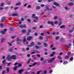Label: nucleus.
<instances>
[{"mask_svg": "<svg viewBox=\"0 0 74 74\" xmlns=\"http://www.w3.org/2000/svg\"><path fill=\"white\" fill-rule=\"evenodd\" d=\"M6 59L9 61H11V60L12 59V56H11L10 55H8L7 57L6 58Z\"/></svg>", "mask_w": 74, "mask_h": 74, "instance_id": "nucleus-1", "label": "nucleus"}, {"mask_svg": "<svg viewBox=\"0 0 74 74\" xmlns=\"http://www.w3.org/2000/svg\"><path fill=\"white\" fill-rule=\"evenodd\" d=\"M55 59H56V58L55 57L53 58H51V59L49 60L48 61V62L49 63H52V62H53V60H55Z\"/></svg>", "mask_w": 74, "mask_h": 74, "instance_id": "nucleus-2", "label": "nucleus"}, {"mask_svg": "<svg viewBox=\"0 0 74 74\" xmlns=\"http://www.w3.org/2000/svg\"><path fill=\"white\" fill-rule=\"evenodd\" d=\"M19 27H20L21 28H26L27 26L25 24L23 25H21L19 26Z\"/></svg>", "mask_w": 74, "mask_h": 74, "instance_id": "nucleus-3", "label": "nucleus"}, {"mask_svg": "<svg viewBox=\"0 0 74 74\" xmlns=\"http://www.w3.org/2000/svg\"><path fill=\"white\" fill-rule=\"evenodd\" d=\"M3 30V31H2L1 32V33L3 34H5L6 33V32L7 30V29H5Z\"/></svg>", "mask_w": 74, "mask_h": 74, "instance_id": "nucleus-4", "label": "nucleus"}, {"mask_svg": "<svg viewBox=\"0 0 74 74\" xmlns=\"http://www.w3.org/2000/svg\"><path fill=\"white\" fill-rule=\"evenodd\" d=\"M14 65H18V66H17V67H20L22 66V64H19V63H17V62L16 63L14 64Z\"/></svg>", "mask_w": 74, "mask_h": 74, "instance_id": "nucleus-5", "label": "nucleus"}, {"mask_svg": "<svg viewBox=\"0 0 74 74\" xmlns=\"http://www.w3.org/2000/svg\"><path fill=\"white\" fill-rule=\"evenodd\" d=\"M34 19H35V20H34V21L35 22H36L39 19L38 17L37 16L35 17Z\"/></svg>", "mask_w": 74, "mask_h": 74, "instance_id": "nucleus-6", "label": "nucleus"}, {"mask_svg": "<svg viewBox=\"0 0 74 74\" xmlns=\"http://www.w3.org/2000/svg\"><path fill=\"white\" fill-rule=\"evenodd\" d=\"M53 4L54 5H55L57 7H60V5L58 3L56 2H54L53 3Z\"/></svg>", "mask_w": 74, "mask_h": 74, "instance_id": "nucleus-7", "label": "nucleus"}, {"mask_svg": "<svg viewBox=\"0 0 74 74\" xmlns=\"http://www.w3.org/2000/svg\"><path fill=\"white\" fill-rule=\"evenodd\" d=\"M33 38V37L32 36H29L27 38V40L28 41H30V40H32V39Z\"/></svg>", "mask_w": 74, "mask_h": 74, "instance_id": "nucleus-8", "label": "nucleus"}, {"mask_svg": "<svg viewBox=\"0 0 74 74\" xmlns=\"http://www.w3.org/2000/svg\"><path fill=\"white\" fill-rule=\"evenodd\" d=\"M68 5L69 6H73V5H74V3H69L68 4Z\"/></svg>", "mask_w": 74, "mask_h": 74, "instance_id": "nucleus-9", "label": "nucleus"}, {"mask_svg": "<svg viewBox=\"0 0 74 74\" xmlns=\"http://www.w3.org/2000/svg\"><path fill=\"white\" fill-rule=\"evenodd\" d=\"M12 59H16V56L15 55H13L12 56Z\"/></svg>", "mask_w": 74, "mask_h": 74, "instance_id": "nucleus-10", "label": "nucleus"}, {"mask_svg": "<svg viewBox=\"0 0 74 74\" xmlns=\"http://www.w3.org/2000/svg\"><path fill=\"white\" fill-rule=\"evenodd\" d=\"M56 54V52L55 51H54L52 53L51 55H50L51 57H52V56H53V55H55Z\"/></svg>", "mask_w": 74, "mask_h": 74, "instance_id": "nucleus-11", "label": "nucleus"}, {"mask_svg": "<svg viewBox=\"0 0 74 74\" xmlns=\"http://www.w3.org/2000/svg\"><path fill=\"white\" fill-rule=\"evenodd\" d=\"M17 40L18 41H19L20 42H21L22 41V39H21L19 38H17Z\"/></svg>", "mask_w": 74, "mask_h": 74, "instance_id": "nucleus-12", "label": "nucleus"}, {"mask_svg": "<svg viewBox=\"0 0 74 74\" xmlns=\"http://www.w3.org/2000/svg\"><path fill=\"white\" fill-rule=\"evenodd\" d=\"M33 45H34V42H32L31 43V45L29 46V47H33Z\"/></svg>", "mask_w": 74, "mask_h": 74, "instance_id": "nucleus-13", "label": "nucleus"}, {"mask_svg": "<svg viewBox=\"0 0 74 74\" xmlns=\"http://www.w3.org/2000/svg\"><path fill=\"white\" fill-rule=\"evenodd\" d=\"M21 2H19L18 3L16 4V5H21Z\"/></svg>", "mask_w": 74, "mask_h": 74, "instance_id": "nucleus-14", "label": "nucleus"}, {"mask_svg": "<svg viewBox=\"0 0 74 74\" xmlns=\"http://www.w3.org/2000/svg\"><path fill=\"white\" fill-rule=\"evenodd\" d=\"M69 45H66V48H69L70 47V46H71V45L70 44H69Z\"/></svg>", "mask_w": 74, "mask_h": 74, "instance_id": "nucleus-15", "label": "nucleus"}, {"mask_svg": "<svg viewBox=\"0 0 74 74\" xmlns=\"http://www.w3.org/2000/svg\"><path fill=\"white\" fill-rule=\"evenodd\" d=\"M23 71V69H21L18 71L19 73H22Z\"/></svg>", "mask_w": 74, "mask_h": 74, "instance_id": "nucleus-16", "label": "nucleus"}, {"mask_svg": "<svg viewBox=\"0 0 74 74\" xmlns=\"http://www.w3.org/2000/svg\"><path fill=\"white\" fill-rule=\"evenodd\" d=\"M66 27V25H62V26H61L60 27V28H62L64 29V28Z\"/></svg>", "mask_w": 74, "mask_h": 74, "instance_id": "nucleus-17", "label": "nucleus"}, {"mask_svg": "<svg viewBox=\"0 0 74 74\" xmlns=\"http://www.w3.org/2000/svg\"><path fill=\"white\" fill-rule=\"evenodd\" d=\"M15 41L14 40L12 41L11 43H10L9 42H8V44L10 46H12V43H13Z\"/></svg>", "mask_w": 74, "mask_h": 74, "instance_id": "nucleus-18", "label": "nucleus"}, {"mask_svg": "<svg viewBox=\"0 0 74 74\" xmlns=\"http://www.w3.org/2000/svg\"><path fill=\"white\" fill-rule=\"evenodd\" d=\"M36 10H40V9H41V8L40 6H37L36 7Z\"/></svg>", "mask_w": 74, "mask_h": 74, "instance_id": "nucleus-19", "label": "nucleus"}, {"mask_svg": "<svg viewBox=\"0 0 74 74\" xmlns=\"http://www.w3.org/2000/svg\"><path fill=\"white\" fill-rule=\"evenodd\" d=\"M48 45V44H47V43H44V47H47Z\"/></svg>", "mask_w": 74, "mask_h": 74, "instance_id": "nucleus-20", "label": "nucleus"}, {"mask_svg": "<svg viewBox=\"0 0 74 74\" xmlns=\"http://www.w3.org/2000/svg\"><path fill=\"white\" fill-rule=\"evenodd\" d=\"M32 17L34 19L35 18V17H36V14H32Z\"/></svg>", "mask_w": 74, "mask_h": 74, "instance_id": "nucleus-21", "label": "nucleus"}, {"mask_svg": "<svg viewBox=\"0 0 74 74\" xmlns=\"http://www.w3.org/2000/svg\"><path fill=\"white\" fill-rule=\"evenodd\" d=\"M54 23L55 24V25H57V24H58V21H55L54 22Z\"/></svg>", "mask_w": 74, "mask_h": 74, "instance_id": "nucleus-22", "label": "nucleus"}, {"mask_svg": "<svg viewBox=\"0 0 74 74\" xmlns=\"http://www.w3.org/2000/svg\"><path fill=\"white\" fill-rule=\"evenodd\" d=\"M22 32L23 33H25L26 32V30L23 29L22 30Z\"/></svg>", "mask_w": 74, "mask_h": 74, "instance_id": "nucleus-23", "label": "nucleus"}, {"mask_svg": "<svg viewBox=\"0 0 74 74\" xmlns=\"http://www.w3.org/2000/svg\"><path fill=\"white\" fill-rule=\"evenodd\" d=\"M44 58L42 57H41L40 59V60H41V61H44Z\"/></svg>", "mask_w": 74, "mask_h": 74, "instance_id": "nucleus-24", "label": "nucleus"}, {"mask_svg": "<svg viewBox=\"0 0 74 74\" xmlns=\"http://www.w3.org/2000/svg\"><path fill=\"white\" fill-rule=\"evenodd\" d=\"M18 8H19L18 7H15L14 9V10H18Z\"/></svg>", "mask_w": 74, "mask_h": 74, "instance_id": "nucleus-25", "label": "nucleus"}, {"mask_svg": "<svg viewBox=\"0 0 74 74\" xmlns=\"http://www.w3.org/2000/svg\"><path fill=\"white\" fill-rule=\"evenodd\" d=\"M25 41H26V39H22V41H21V42H24Z\"/></svg>", "mask_w": 74, "mask_h": 74, "instance_id": "nucleus-26", "label": "nucleus"}, {"mask_svg": "<svg viewBox=\"0 0 74 74\" xmlns=\"http://www.w3.org/2000/svg\"><path fill=\"white\" fill-rule=\"evenodd\" d=\"M4 3H2L1 4V7H3V6H4Z\"/></svg>", "mask_w": 74, "mask_h": 74, "instance_id": "nucleus-27", "label": "nucleus"}, {"mask_svg": "<svg viewBox=\"0 0 74 74\" xmlns=\"http://www.w3.org/2000/svg\"><path fill=\"white\" fill-rule=\"evenodd\" d=\"M73 31H74V30H73V29H71L69 30V33H72V32H73Z\"/></svg>", "mask_w": 74, "mask_h": 74, "instance_id": "nucleus-28", "label": "nucleus"}, {"mask_svg": "<svg viewBox=\"0 0 74 74\" xmlns=\"http://www.w3.org/2000/svg\"><path fill=\"white\" fill-rule=\"evenodd\" d=\"M64 8L66 10H69V8L67 6L65 7Z\"/></svg>", "mask_w": 74, "mask_h": 74, "instance_id": "nucleus-29", "label": "nucleus"}, {"mask_svg": "<svg viewBox=\"0 0 74 74\" xmlns=\"http://www.w3.org/2000/svg\"><path fill=\"white\" fill-rule=\"evenodd\" d=\"M18 14H12V16H18Z\"/></svg>", "mask_w": 74, "mask_h": 74, "instance_id": "nucleus-30", "label": "nucleus"}, {"mask_svg": "<svg viewBox=\"0 0 74 74\" xmlns=\"http://www.w3.org/2000/svg\"><path fill=\"white\" fill-rule=\"evenodd\" d=\"M59 38H60V37L59 36H58L55 37L56 40H58Z\"/></svg>", "mask_w": 74, "mask_h": 74, "instance_id": "nucleus-31", "label": "nucleus"}, {"mask_svg": "<svg viewBox=\"0 0 74 74\" xmlns=\"http://www.w3.org/2000/svg\"><path fill=\"white\" fill-rule=\"evenodd\" d=\"M37 64V63L36 62H35L33 64L32 66H36V64Z\"/></svg>", "mask_w": 74, "mask_h": 74, "instance_id": "nucleus-32", "label": "nucleus"}, {"mask_svg": "<svg viewBox=\"0 0 74 74\" xmlns=\"http://www.w3.org/2000/svg\"><path fill=\"white\" fill-rule=\"evenodd\" d=\"M32 6H31V5H29L27 6V8H31Z\"/></svg>", "mask_w": 74, "mask_h": 74, "instance_id": "nucleus-33", "label": "nucleus"}, {"mask_svg": "<svg viewBox=\"0 0 74 74\" xmlns=\"http://www.w3.org/2000/svg\"><path fill=\"white\" fill-rule=\"evenodd\" d=\"M9 70H10V68L8 67L7 68V71L8 72H9Z\"/></svg>", "mask_w": 74, "mask_h": 74, "instance_id": "nucleus-34", "label": "nucleus"}, {"mask_svg": "<svg viewBox=\"0 0 74 74\" xmlns=\"http://www.w3.org/2000/svg\"><path fill=\"white\" fill-rule=\"evenodd\" d=\"M39 39H40V40H42V39H43V37L42 36H40L39 37Z\"/></svg>", "mask_w": 74, "mask_h": 74, "instance_id": "nucleus-35", "label": "nucleus"}, {"mask_svg": "<svg viewBox=\"0 0 74 74\" xmlns=\"http://www.w3.org/2000/svg\"><path fill=\"white\" fill-rule=\"evenodd\" d=\"M9 51H10V52H12V51H13V50L12 49V48H11L9 50Z\"/></svg>", "mask_w": 74, "mask_h": 74, "instance_id": "nucleus-36", "label": "nucleus"}, {"mask_svg": "<svg viewBox=\"0 0 74 74\" xmlns=\"http://www.w3.org/2000/svg\"><path fill=\"white\" fill-rule=\"evenodd\" d=\"M4 9V8L2 7H0V10L1 11H2V10H3Z\"/></svg>", "mask_w": 74, "mask_h": 74, "instance_id": "nucleus-37", "label": "nucleus"}, {"mask_svg": "<svg viewBox=\"0 0 74 74\" xmlns=\"http://www.w3.org/2000/svg\"><path fill=\"white\" fill-rule=\"evenodd\" d=\"M17 69V66H15L14 67V70L15 71L16 70V69Z\"/></svg>", "mask_w": 74, "mask_h": 74, "instance_id": "nucleus-38", "label": "nucleus"}, {"mask_svg": "<svg viewBox=\"0 0 74 74\" xmlns=\"http://www.w3.org/2000/svg\"><path fill=\"white\" fill-rule=\"evenodd\" d=\"M32 57L34 58L35 59H37V58L35 57V56L34 55L32 56Z\"/></svg>", "mask_w": 74, "mask_h": 74, "instance_id": "nucleus-39", "label": "nucleus"}, {"mask_svg": "<svg viewBox=\"0 0 74 74\" xmlns=\"http://www.w3.org/2000/svg\"><path fill=\"white\" fill-rule=\"evenodd\" d=\"M64 64H67V63H68V62L66 61H64L63 62Z\"/></svg>", "mask_w": 74, "mask_h": 74, "instance_id": "nucleus-40", "label": "nucleus"}, {"mask_svg": "<svg viewBox=\"0 0 74 74\" xmlns=\"http://www.w3.org/2000/svg\"><path fill=\"white\" fill-rule=\"evenodd\" d=\"M37 44H38V45H40L41 44V42H37Z\"/></svg>", "mask_w": 74, "mask_h": 74, "instance_id": "nucleus-41", "label": "nucleus"}, {"mask_svg": "<svg viewBox=\"0 0 74 74\" xmlns=\"http://www.w3.org/2000/svg\"><path fill=\"white\" fill-rule=\"evenodd\" d=\"M40 6L41 7H44L45 6V5L44 4H42L40 5Z\"/></svg>", "mask_w": 74, "mask_h": 74, "instance_id": "nucleus-42", "label": "nucleus"}, {"mask_svg": "<svg viewBox=\"0 0 74 74\" xmlns=\"http://www.w3.org/2000/svg\"><path fill=\"white\" fill-rule=\"evenodd\" d=\"M41 72V71H38L37 72V74H39Z\"/></svg>", "mask_w": 74, "mask_h": 74, "instance_id": "nucleus-43", "label": "nucleus"}, {"mask_svg": "<svg viewBox=\"0 0 74 74\" xmlns=\"http://www.w3.org/2000/svg\"><path fill=\"white\" fill-rule=\"evenodd\" d=\"M69 58V56H67L66 57H65V59H67L68 58Z\"/></svg>", "mask_w": 74, "mask_h": 74, "instance_id": "nucleus-44", "label": "nucleus"}, {"mask_svg": "<svg viewBox=\"0 0 74 74\" xmlns=\"http://www.w3.org/2000/svg\"><path fill=\"white\" fill-rule=\"evenodd\" d=\"M32 29L34 30H36V29H37V28H36V27H32Z\"/></svg>", "mask_w": 74, "mask_h": 74, "instance_id": "nucleus-45", "label": "nucleus"}, {"mask_svg": "<svg viewBox=\"0 0 74 74\" xmlns=\"http://www.w3.org/2000/svg\"><path fill=\"white\" fill-rule=\"evenodd\" d=\"M31 61V59H29L27 62L28 63H30V62Z\"/></svg>", "mask_w": 74, "mask_h": 74, "instance_id": "nucleus-46", "label": "nucleus"}, {"mask_svg": "<svg viewBox=\"0 0 74 74\" xmlns=\"http://www.w3.org/2000/svg\"><path fill=\"white\" fill-rule=\"evenodd\" d=\"M36 49H38L39 48V47L37 45H36Z\"/></svg>", "mask_w": 74, "mask_h": 74, "instance_id": "nucleus-47", "label": "nucleus"}, {"mask_svg": "<svg viewBox=\"0 0 74 74\" xmlns=\"http://www.w3.org/2000/svg\"><path fill=\"white\" fill-rule=\"evenodd\" d=\"M5 60H4L2 61V63L3 64H4V63H5Z\"/></svg>", "mask_w": 74, "mask_h": 74, "instance_id": "nucleus-48", "label": "nucleus"}, {"mask_svg": "<svg viewBox=\"0 0 74 74\" xmlns=\"http://www.w3.org/2000/svg\"><path fill=\"white\" fill-rule=\"evenodd\" d=\"M54 19H58V16H54Z\"/></svg>", "mask_w": 74, "mask_h": 74, "instance_id": "nucleus-49", "label": "nucleus"}, {"mask_svg": "<svg viewBox=\"0 0 74 74\" xmlns=\"http://www.w3.org/2000/svg\"><path fill=\"white\" fill-rule=\"evenodd\" d=\"M54 23L53 22H51L50 23V24L51 25H53Z\"/></svg>", "mask_w": 74, "mask_h": 74, "instance_id": "nucleus-50", "label": "nucleus"}, {"mask_svg": "<svg viewBox=\"0 0 74 74\" xmlns=\"http://www.w3.org/2000/svg\"><path fill=\"white\" fill-rule=\"evenodd\" d=\"M5 39H4V38H2V39L1 40V42H3L4 41Z\"/></svg>", "mask_w": 74, "mask_h": 74, "instance_id": "nucleus-51", "label": "nucleus"}, {"mask_svg": "<svg viewBox=\"0 0 74 74\" xmlns=\"http://www.w3.org/2000/svg\"><path fill=\"white\" fill-rule=\"evenodd\" d=\"M41 36H44L45 34L44 33H42L40 34Z\"/></svg>", "mask_w": 74, "mask_h": 74, "instance_id": "nucleus-52", "label": "nucleus"}, {"mask_svg": "<svg viewBox=\"0 0 74 74\" xmlns=\"http://www.w3.org/2000/svg\"><path fill=\"white\" fill-rule=\"evenodd\" d=\"M26 49L27 51H29V50H30V48L27 47L26 48Z\"/></svg>", "mask_w": 74, "mask_h": 74, "instance_id": "nucleus-53", "label": "nucleus"}, {"mask_svg": "<svg viewBox=\"0 0 74 74\" xmlns=\"http://www.w3.org/2000/svg\"><path fill=\"white\" fill-rule=\"evenodd\" d=\"M34 34L35 36H37L38 35L37 33H35Z\"/></svg>", "mask_w": 74, "mask_h": 74, "instance_id": "nucleus-54", "label": "nucleus"}, {"mask_svg": "<svg viewBox=\"0 0 74 74\" xmlns=\"http://www.w3.org/2000/svg\"><path fill=\"white\" fill-rule=\"evenodd\" d=\"M38 1L39 3H41V2H42V0H39Z\"/></svg>", "mask_w": 74, "mask_h": 74, "instance_id": "nucleus-55", "label": "nucleus"}, {"mask_svg": "<svg viewBox=\"0 0 74 74\" xmlns=\"http://www.w3.org/2000/svg\"><path fill=\"white\" fill-rule=\"evenodd\" d=\"M36 53L35 52H32L31 53V55H32V54H34Z\"/></svg>", "mask_w": 74, "mask_h": 74, "instance_id": "nucleus-56", "label": "nucleus"}, {"mask_svg": "<svg viewBox=\"0 0 74 74\" xmlns=\"http://www.w3.org/2000/svg\"><path fill=\"white\" fill-rule=\"evenodd\" d=\"M58 58L60 60V59H62V57H58Z\"/></svg>", "mask_w": 74, "mask_h": 74, "instance_id": "nucleus-57", "label": "nucleus"}, {"mask_svg": "<svg viewBox=\"0 0 74 74\" xmlns=\"http://www.w3.org/2000/svg\"><path fill=\"white\" fill-rule=\"evenodd\" d=\"M46 10H47V11H49V8H47V6H46Z\"/></svg>", "mask_w": 74, "mask_h": 74, "instance_id": "nucleus-58", "label": "nucleus"}, {"mask_svg": "<svg viewBox=\"0 0 74 74\" xmlns=\"http://www.w3.org/2000/svg\"><path fill=\"white\" fill-rule=\"evenodd\" d=\"M62 24V22H60V23H59V26H60V25H61Z\"/></svg>", "mask_w": 74, "mask_h": 74, "instance_id": "nucleus-59", "label": "nucleus"}, {"mask_svg": "<svg viewBox=\"0 0 74 74\" xmlns=\"http://www.w3.org/2000/svg\"><path fill=\"white\" fill-rule=\"evenodd\" d=\"M44 73L45 74H47V71H44Z\"/></svg>", "mask_w": 74, "mask_h": 74, "instance_id": "nucleus-60", "label": "nucleus"}, {"mask_svg": "<svg viewBox=\"0 0 74 74\" xmlns=\"http://www.w3.org/2000/svg\"><path fill=\"white\" fill-rule=\"evenodd\" d=\"M8 7H6L5 8V10H8Z\"/></svg>", "mask_w": 74, "mask_h": 74, "instance_id": "nucleus-61", "label": "nucleus"}, {"mask_svg": "<svg viewBox=\"0 0 74 74\" xmlns=\"http://www.w3.org/2000/svg\"><path fill=\"white\" fill-rule=\"evenodd\" d=\"M52 35H55V34H56V32H53L52 33Z\"/></svg>", "mask_w": 74, "mask_h": 74, "instance_id": "nucleus-62", "label": "nucleus"}, {"mask_svg": "<svg viewBox=\"0 0 74 74\" xmlns=\"http://www.w3.org/2000/svg\"><path fill=\"white\" fill-rule=\"evenodd\" d=\"M52 8H53L55 9L56 8V7L55 6H53Z\"/></svg>", "mask_w": 74, "mask_h": 74, "instance_id": "nucleus-63", "label": "nucleus"}, {"mask_svg": "<svg viewBox=\"0 0 74 74\" xmlns=\"http://www.w3.org/2000/svg\"><path fill=\"white\" fill-rule=\"evenodd\" d=\"M27 21H28L29 22H30V21H31V20L30 19H28Z\"/></svg>", "mask_w": 74, "mask_h": 74, "instance_id": "nucleus-64", "label": "nucleus"}]
</instances>
